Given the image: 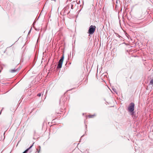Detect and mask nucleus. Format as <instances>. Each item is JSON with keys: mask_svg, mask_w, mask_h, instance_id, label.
<instances>
[{"mask_svg": "<svg viewBox=\"0 0 153 153\" xmlns=\"http://www.w3.org/2000/svg\"><path fill=\"white\" fill-rule=\"evenodd\" d=\"M96 27L95 26L91 25L88 31V33L90 34H93L94 32Z\"/></svg>", "mask_w": 153, "mask_h": 153, "instance_id": "nucleus-2", "label": "nucleus"}, {"mask_svg": "<svg viewBox=\"0 0 153 153\" xmlns=\"http://www.w3.org/2000/svg\"><path fill=\"white\" fill-rule=\"evenodd\" d=\"M32 146L33 145H31L29 148L25 150L23 153H27L28 150L32 147Z\"/></svg>", "mask_w": 153, "mask_h": 153, "instance_id": "nucleus-6", "label": "nucleus"}, {"mask_svg": "<svg viewBox=\"0 0 153 153\" xmlns=\"http://www.w3.org/2000/svg\"><path fill=\"white\" fill-rule=\"evenodd\" d=\"M19 70V69L18 68L16 69L15 68L14 69L10 70V72H11V73H15L16 72H17Z\"/></svg>", "mask_w": 153, "mask_h": 153, "instance_id": "nucleus-4", "label": "nucleus"}, {"mask_svg": "<svg viewBox=\"0 0 153 153\" xmlns=\"http://www.w3.org/2000/svg\"><path fill=\"white\" fill-rule=\"evenodd\" d=\"M73 6L72 5H71V7H72Z\"/></svg>", "mask_w": 153, "mask_h": 153, "instance_id": "nucleus-13", "label": "nucleus"}, {"mask_svg": "<svg viewBox=\"0 0 153 153\" xmlns=\"http://www.w3.org/2000/svg\"><path fill=\"white\" fill-rule=\"evenodd\" d=\"M113 89V91H114L115 92V93H116V90L115 89V88H113V89Z\"/></svg>", "mask_w": 153, "mask_h": 153, "instance_id": "nucleus-9", "label": "nucleus"}, {"mask_svg": "<svg viewBox=\"0 0 153 153\" xmlns=\"http://www.w3.org/2000/svg\"><path fill=\"white\" fill-rule=\"evenodd\" d=\"M94 116V115H89L88 116V117L89 118H92Z\"/></svg>", "mask_w": 153, "mask_h": 153, "instance_id": "nucleus-8", "label": "nucleus"}, {"mask_svg": "<svg viewBox=\"0 0 153 153\" xmlns=\"http://www.w3.org/2000/svg\"><path fill=\"white\" fill-rule=\"evenodd\" d=\"M134 103L131 102L128 108V111L132 114L134 113Z\"/></svg>", "mask_w": 153, "mask_h": 153, "instance_id": "nucleus-1", "label": "nucleus"}, {"mask_svg": "<svg viewBox=\"0 0 153 153\" xmlns=\"http://www.w3.org/2000/svg\"><path fill=\"white\" fill-rule=\"evenodd\" d=\"M30 32V31L29 32V33Z\"/></svg>", "mask_w": 153, "mask_h": 153, "instance_id": "nucleus-11", "label": "nucleus"}, {"mask_svg": "<svg viewBox=\"0 0 153 153\" xmlns=\"http://www.w3.org/2000/svg\"><path fill=\"white\" fill-rule=\"evenodd\" d=\"M69 8V7L68 6H67L65 7L64 8V10L65 13H69L68 11H67V10Z\"/></svg>", "mask_w": 153, "mask_h": 153, "instance_id": "nucleus-5", "label": "nucleus"}, {"mask_svg": "<svg viewBox=\"0 0 153 153\" xmlns=\"http://www.w3.org/2000/svg\"><path fill=\"white\" fill-rule=\"evenodd\" d=\"M64 59V56L63 55L61 59L59 60L58 64L57 65V68H61L62 65V64L63 61Z\"/></svg>", "mask_w": 153, "mask_h": 153, "instance_id": "nucleus-3", "label": "nucleus"}, {"mask_svg": "<svg viewBox=\"0 0 153 153\" xmlns=\"http://www.w3.org/2000/svg\"><path fill=\"white\" fill-rule=\"evenodd\" d=\"M1 112L0 113V114H1Z\"/></svg>", "mask_w": 153, "mask_h": 153, "instance_id": "nucleus-12", "label": "nucleus"}, {"mask_svg": "<svg viewBox=\"0 0 153 153\" xmlns=\"http://www.w3.org/2000/svg\"><path fill=\"white\" fill-rule=\"evenodd\" d=\"M149 85H153V79H152L151 81H150V83Z\"/></svg>", "mask_w": 153, "mask_h": 153, "instance_id": "nucleus-7", "label": "nucleus"}, {"mask_svg": "<svg viewBox=\"0 0 153 153\" xmlns=\"http://www.w3.org/2000/svg\"><path fill=\"white\" fill-rule=\"evenodd\" d=\"M41 95V94L40 93H39L37 94V96L39 97H40Z\"/></svg>", "mask_w": 153, "mask_h": 153, "instance_id": "nucleus-10", "label": "nucleus"}]
</instances>
